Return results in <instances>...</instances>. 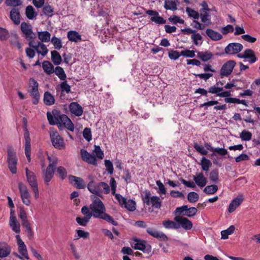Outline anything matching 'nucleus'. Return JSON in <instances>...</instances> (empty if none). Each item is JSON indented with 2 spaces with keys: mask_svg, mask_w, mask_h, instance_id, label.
<instances>
[{
  "mask_svg": "<svg viewBox=\"0 0 260 260\" xmlns=\"http://www.w3.org/2000/svg\"><path fill=\"white\" fill-rule=\"evenodd\" d=\"M60 88L61 92H66L68 93L71 92V86L67 83V81L64 80L60 83Z\"/></svg>",
  "mask_w": 260,
  "mask_h": 260,
  "instance_id": "obj_63",
  "label": "nucleus"
},
{
  "mask_svg": "<svg viewBox=\"0 0 260 260\" xmlns=\"http://www.w3.org/2000/svg\"><path fill=\"white\" fill-rule=\"evenodd\" d=\"M197 212L198 209L196 208L193 207L188 208V206L187 205V210H186L185 212H184V216L191 217L194 216Z\"/></svg>",
  "mask_w": 260,
  "mask_h": 260,
  "instance_id": "obj_53",
  "label": "nucleus"
},
{
  "mask_svg": "<svg viewBox=\"0 0 260 260\" xmlns=\"http://www.w3.org/2000/svg\"><path fill=\"white\" fill-rule=\"evenodd\" d=\"M43 100L44 104L47 106L52 105L55 103L54 96L49 91L44 93Z\"/></svg>",
  "mask_w": 260,
  "mask_h": 260,
  "instance_id": "obj_31",
  "label": "nucleus"
},
{
  "mask_svg": "<svg viewBox=\"0 0 260 260\" xmlns=\"http://www.w3.org/2000/svg\"><path fill=\"white\" fill-rule=\"evenodd\" d=\"M200 16L201 18V21L205 24L208 25L211 23L210 15L207 12H200Z\"/></svg>",
  "mask_w": 260,
  "mask_h": 260,
  "instance_id": "obj_46",
  "label": "nucleus"
},
{
  "mask_svg": "<svg viewBox=\"0 0 260 260\" xmlns=\"http://www.w3.org/2000/svg\"><path fill=\"white\" fill-rule=\"evenodd\" d=\"M27 139H28V138H27ZM30 141H29V140H27V141H25V154L26 155V157L27 158V160L28 162H30L31 160L30 158V154H31V144H30Z\"/></svg>",
  "mask_w": 260,
  "mask_h": 260,
  "instance_id": "obj_39",
  "label": "nucleus"
},
{
  "mask_svg": "<svg viewBox=\"0 0 260 260\" xmlns=\"http://www.w3.org/2000/svg\"><path fill=\"white\" fill-rule=\"evenodd\" d=\"M42 67L44 72L48 75L54 73V66L49 61H44L42 63Z\"/></svg>",
  "mask_w": 260,
  "mask_h": 260,
  "instance_id": "obj_32",
  "label": "nucleus"
},
{
  "mask_svg": "<svg viewBox=\"0 0 260 260\" xmlns=\"http://www.w3.org/2000/svg\"><path fill=\"white\" fill-rule=\"evenodd\" d=\"M69 181L70 183L74 185L77 189H84L86 187L83 179L81 177L70 175L69 176Z\"/></svg>",
  "mask_w": 260,
  "mask_h": 260,
  "instance_id": "obj_15",
  "label": "nucleus"
},
{
  "mask_svg": "<svg viewBox=\"0 0 260 260\" xmlns=\"http://www.w3.org/2000/svg\"><path fill=\"white\" fill-rule=\"evenodd\" d=\"M10 18L16 25L20 22V14L18 9L13 8L10 12Z\"/></svg>",
  "mask_w": 260,
  "mask_h": 260,
  "instance_id": "obj_25",
  "label": "nucleus"
},
{
  "mask_svg": "<svg viewBox=\"0 0 260 260\" xmlns=\"http://www.w3.org/2000/svg\"><path fill=\"white\" fill-rule=\"evenodd\" d=\"M206 33L213 41H218L222 38V36L220 33L211 28L207 29Z\"/></svg>",
  "mask_w": 260,
  "mask_h": 260,
  "instance_id": "obj_24",
  "label": "nucleus"
},
{
  "mask_svg": "<svg viewBox=\"0 0 260 260\" xmlns=\"http://www.w3.org/2000/svg\"><path fill=\"white\" fill-rule=\"evenodd\" d=\"M193 146L195 150L201 154L203 155H206L207 154V150L205 149L203 146L199 145L197 143H194Z\"/></svg>",
  "mask_w": 260,
  "mask_h": 260,
  "instance_id": "obj_56",
  "label": "nucleus"
},
{
  "mask_svg": "<svg viewBox=\"0 0 260 260\" xmlns=\"http://www.w3.org/2000/svg\"><path fill=\"white\" fill-rule=\"evenodd\" d=\"M243 49V45L239 43H231L224 48V53L228 55L238 54Z\"/></svg>",
  "mask_w": 260,
  "mask_h": 260,
  "instance_id": "obj_11",
  "label": "nucleus"
},
{
  "mask_svg": "<svg viewBox=\"0 0 260 260\" xmlns=\"http://www.w3.org/2000/svg\"><path fill=\"white\" fill-rule=\"evenodd\" d=\"M252 134L251 132L243 130L240 134V137L243 141H248L251 139L252 138Z\"/></svg>",
  "mask_w": 260,
  "mask_h": 260,
  "instance_id": "obj_51",
  "label": "nucleus"
},
{
  "mask_svg": "<svg viewBox=\"0 0 260 260\" xmlns=\"http://www.w3.org/2000/svg\"><path fill=\"white\" fill-rule=\"evenodd\" d=\"M47 159L49 160V165L47 166V169H50V170L54 171L57 169L56 166L58 164V159L55 156L51 157L49 155L47 156Z\"/></svg>",
  "mask_w": 260,
  "mask_h": 260,
  "instance_id": "obj_33",
  "label": "nucleus"
},
{
  "mask_svg": "<svg viewBox=\"0 0 260 260\" xmlns=\"http://www.w3.org/2000/svg\"><path fill=\"white\" fill-rule=\"evenodd\" d=\"M193 179L196 184L201 187H204L207 183V178L203 173H197V176H193Z\"/></svg>",
  "mask_w": 260,
  "mask_h": 260,
  "instance_id": "obj_20",
  "label": "nucleus"
},
{
  "mask_svg": "<svg viewBox=\"0 0 260 260\" xmlns=\"http://www.w3.org/2000/svg\"><path fill=\"white\" fill-rule=\"evenodd\" d=\"M20 28L25 39H35L36 38V35L33 32L30 24L23 22L21 24Z\"/></svg>",
  "mask_w": 260,
  "mask_h": 260,
  "instance_id": "obj_12",
  "label": "nucleus"
},
{
  "mask_svg": "<svg viewBox=\"0 0 260 260\" xmlns=\"http://www.w3.org/2000/svg\"><path fill=\"white\" fill-rule=\"evenodd\" d=\"M199 199V194L194 191L190 192L187 195V200L190 203H194L198 201Z\"/></svg>",
  "mask_w": 260,
  "mask_h": 260,
  "instance_id": "obj_54",
  "label": "nucleus"
},
{
  "mask_svg": "<svg viewBox=\"0 0 260 260\" xmlns=\"http://www.w3.org/2000/svg\"><path fill=\"white\" fill-rule=\"evenodd\" d=\"M9 37V33L8 31L4 28L0 27V40L6 41Z\"/></svg>",
  "mask_w": 260,
  "mask_h": 260,
  "instance_id": "obj_59",
  "label": "nucleus"
},
{
  "mask_svg": "<svg viewBox=\"0 0 260 260\" xmlns=\"http://www.w3.org/2000/svg\"><path fill=\"white\" fill-rule=\"evenodd\" d=\"M88 190L92 193L101 197L102 193L108 194L110 191V187L107 183L104 182L96 183L91 177V181L87 185Z\"/></svg>",
  "mask_w": 260,
  "mask_h": 260,
  "instance_id": "obj_1",
  "label": "nucleus"
},
{
  "mask_svg": "<svg viewBox=\"0 0 260 260\" xmlns=\"http://www.w3.org/2000/svg\"><path fill=\"white\" fill-rule=\"evenodd\" d=\"M218 188L217 185L215 184L207 185L204 188L203 191L207 194H214L217 192Z\"/></svg>",
  "mask_w": 260,
  "mask_h": 260,
  "instance_id": "obj_41",
  "label": "nucleus"
},
{
  "mask_svg": "<svg viewBox=\"0 0 260 260\" xmlns=\"http://www.w3.org/2000/svg\"><path fill=\"white\" fill-rule=\"evenodd\" d=\"M197 57L203 61H207L213 57V54L209 51L198 52Z\"/></svg>",
  "mask_w": 260,
  "mask_h": 260,
  "instance_id": "obj_29",
  "label": "nucleus"
},
{
  "mask_svg": "<svg viewBox=\"0 0 260 260\" xmlns=\"http://www.w3.org/2000/svg\"><path fill=\"white\" fill-rule=\"evenodd\" d=\"M50 137L52 144L55 148L62 149L65 147L64 140L57 131L50 132Z\"/></svg>",
  "mask_w": 260,
  "mask_h": 260,
  "instance_id": "obj_6",
  "label": "nucleus"
},
{
  "mask_svg": "<svg viewBox=\"0 0 260 260\" xmlns=\"http://www.w3.org/2000/svg\"><path fill=\"white\" fill-rule=\"evenodd\" d=\"M133 241L134 242L131 243V246L135 249L143 250L145 244H146V241L137 238H134Z\"/></svg>",
  "mask_w": 260,
  "mask_h": 260,
  "instance_id": "obj_22",
  "label": "nucleus"
},
{
  "mask_svg": "<svg viewBox=\"0 0 260 260\" xmlns=\"http://www.w3.org/2000/svg\"><path fill=\"white\" fill-rule=\"evenodd\" d=\"M25 14L27 18L29 19H33L37 14L35 12L34 9L32 6H28L26 8Z\"/></svg>",
  "mask_w": 260,
  "mask_h": 260,
  "instance_id": "obj_40",
  "label": "nucleus"
},
{
  "mask_svg": "<svg viewBox=\"0 0 260 260\" xmlns=\"http://www.w3.org/2000/svg\"><path fill=\"white\" fill-rule=\"evenodd\" d=\"M92 215L85 216L84 217H77L76 219L77 222L80 225L86 226L89 222V220Z\"/></svg>",
  "mask_w": 260,
  "mask_h": 260,
  "instance_id": "obj_49",
  "label": "nucleus"
},
{
  "mask_svg": "<svg viewBox=\"0 0 260 260\" xmlns=\"http://www.w3.org/2000/svg\"><path fill=\"white\" fill-rule=\"evenodd\" d=\"M146 13L149 16H151V21L157 24H162L166 23V20L162 17L160 16L158 12L155 10H148L146 11Z\"/></svg>",
  "mask_w": 260,
  "mask_h": 260,
  "instance_id": "obj_13",
  "label": "nucleus"
},
{
  "mask_svg": "<svg viewBox=\"0 0 260 260\" xmlns=\"http://www.w3.org/2000/svg\"><path fill=\"white\" fill-rule=\"evenodd\" d=\"M80 154L84 161L94 166L97 165V159L94 155L90 154L86 150L83 149H81Z\"/></svg>",
  "mask_w": 260,
  "mask_h": 260,
  "instance_id": "obj_14",
  "label": "nucleus"
},
{
  "mask_svg": "<svg viewBox=\"0 0 260 260\" xmlns=\"http://www.w3.org/2000/svg\"><path fill=\"white\" fill-rule=\"evenodd\" d=\"M43 13L44 15L48 16L49 17H52L53 15V12H54V9L49 5H45L43 8Z\"/></svg>",
  "mask_w": 260,
  "mask_h": 260,
  "instance_id": "obj_57",
  "label": "nucleus"
},
{
  "mask_svg": "<svg viewBox=\"0 0 260 260\" xmlns=\"http://www.w3.org/2000/svg\"><path fill=\"white\" fill-rule=\"evenodd\" d=\"M59 122L66 126L67 129L71 132L74 130V125L71 120L65 114H62Z\"/></svg>",
  "mask_w": 260,
  "mask_h": 260,
  "instance_id": "obj_21",
  "label": "nucleus"
},
{
  "mask_svg": "<svg viewBox=\"0 0 260 260\" xmlns=\"http://www.w3.org/2000/svg\"><path fill=\"white\" fill-rule=\"evenodd\" d=\"M164 8L166 10H170L172 11H175L177 9L176 1H170L166 0L165 2Z\"/></svg>",
  "mask_w": 260,
  "mask_h": 260,
  "instance_id": "obj_43",
  "label": "nucleus"
},
{
  "mask_svg": "<svg viewBox=\"0 0 260 260\" xmlns=\"http://www.w3.org/2000/svg\"><path fill=\"white\" fill-rule=\"evenodd\" d=\"M105 165L108 173L110 175L112 174L114 171L112 162L109 159H106L105 160Z\"/></svg>",
  "mask_w": 260,
  "mask_h": 260,
  "instance_id": "obj_64",
  "label": "nucleus"
},
{
  "mask_svg": "<svg viewBox=\"0 0 260 260\" xmlns=\"http://www.w3.org/2000/svg\"><path fill=\"white\" fill-rule=\"evenodd\" d=\"M18 189L23 204L26 206L30 204V195L27 186L21 182L18 183Z\"/></svg>",
  "mask_w": 260,
  "mask_h": 260,
  "instance_id": "obj_8",
  "label": "nucleus"
},
{
  "mask_svg": "<svg viewBox=\"0 0 260 260\" xmlns=\"http://www.w3.org/2000/svg\"><path fill=\"white\" fill-rule=\"evenodd\" d=\"M11 252V247L6 242H0V257L8 256Z\"/></svg>",
  "mask_w": 260,
  "mask_h": 260,
  "instance_id": "obj_19",
  "label": "nucleus"
},
{
  "mask_svg": "<svg viewBox=\"0 0 260 260\" xmlns=\"http://www.w3.org/2000/svg\"><path fill=\"white\" fill-rule=\"evenodd\" d=\"M235 228L234 225H231L228 229L223 230L221 232V239H226L228 236L233 234L235 231Z\"/></svg>",
  "mask_w": 260,
  "mask_h": 260,
  "instance_id": "obj_42",
  "label": "nucleus"
},
{
  "mask_svg": "<svg viewBox=\"0 0 260 260\" xmlns=\"http://www.w3.org/2000/svg\"><path fill=\"white\" fill-rule=\"evenodd\" d=\"M83 136L84 139L89 142L92 139V135L90 128L86 127L83 130Z\"/></svg>",
  "mask_w": 260,
  "mask_h": 260,
  "instance_id": "obj_62",
  "label": "nucleus"
},
{
  "mask_svg": "<svg viewBox=\"0 0 260 260\" xmlns=\"http://www.w3.org/2000/svg\"><path fill=\"white\" fill-rule=\"evenodd\" d=\"M38 36L42 42H48L50 40L51 34L47 30L39 31Z\"/></svg>",
  "mask_w": 260,
  "mask_h": 260,
  "instance_id": "obj_35",
  "label": "nucleus"
},
{
  "mask_svg": "<svg viewBox=\"0 0 260 260\" xmlns=\"http://www.w3.org/2000/svg\"><path fill=\"white\" fill-rule=\"evenodd\" d=\"M67 37L69 41L75 43L82 41L81 36L77 31L75 30L68 31Z\"/></svg>",
  "mask_w": 260,
  "mask_h": 260,
  "instance_id": "obj_23",
  "label": "nucleus"
},
{
  "mask_svg": "<svg viewBox=\"0 0 260 260\" xmlns=\"http://www.w3.org/2000/svg\"><path fill=\"white\" fill-rule=\"evenodd\" d=\"M51 60L55 65H59L62 61V58L59 53L56 50L52 51L51 52Z\"/></svg>",
  "mask_w": 260,
  "mask_h": 260,
  "instance_id": "obj_34",
  "label": "nucleus"
},
{
  "mask_svg": "<svg viewBox=\"0 0 260 260\" xmlns=\"http://www.w3.org/2000/svg\"><path fill=\"white\" fill-rule=\"evenodd\" d=\"M54 173L55 171L50 170V169L46 168L43 174V179L44 180L45 184L46 185H49V183L52 179L54 175Z\"/></svg>",
  "mask_w": 260,
  "mask_h": 260,
  "instance_id": "obj_27",
  "label": "nucleus"
},
{
  "mask_svg": "<svg viewBox=\"0 0 260 260\" xmlns=\"http://www.w3.org/2000/svg\"><path fill=\"white\" fill-rule=\"evenodd\" d=\"M54 72L61 80H66L67 76L62 68L57 66L54 70Z\"/></svg>",
  "mask_w": 260,
  "mask_h": 260,
  "instance_id": "obj_36",
  "label": "nucleus"
},
{
  "mask_svg": "<svg viewBox=\"0 0 260 260\" xmlns=\"http://www.w3.org/2000/svg\"><path fill=\"white\" fill-rule=\"evenodd\" d=\"M162 224L167 229H177V222L174 220H165L163 221Z\"/></svg>",
  "mask_w": 260,
  "mask_h": 260,
  "instance_id": "obj_47",
  "label": "nucleus"
},
{
  "mask_svg": "<svg viewBox=\"0 0 260 260\" xmlns=\"http://www.w3.org/2000/svg\"><path fill=\"white\" fill-rule=\"evenodd\" d=\"M29 83L31 87V90L29 91L30 96L34 99L32 104L37 105L38 104L40 99V94L38 90L39 84L34 78H30Z\"/></svg>",
  "mask_w": 260,
  "mask_h": 260,
  "instance_id": "obj_7",
  "label": "nucleus"
},
{
  "mask_svg": "<svg viewBox=\"0 0 260 260\" xmlns=\"http://www.w3.org/2000/svg\"><path fill=\"white\" fill-rule=\"evenodd\" d=\"M69 108L70 112L76 116H80L83 114L82 107L77 102L71 103Z\"/></svg>",
  "mask_w": 260,
  "mask_h": 260,
  "instance_id": "obj_18",
  "label": "nucleus"
},
{
  "mask_svg": "<svg viewBox=\"0 0 260 260\" xmlns=\"http://www.w3.org/2000/svg\"><path fill=\"white\" fill-rule=\"evenodd\" d=\"M203 171L206 172L209 171L210 167L212 166V162L209 159L203 156L202 157L200 163Z\"/></svg>",
  "mask_w": 260,
  "mask_h": 260,
  "instance_id": "obj_28",
  "label": "nucleus"
},
{
  "mask_svg": "<svg viewBox=\"0 0 260 260\" xmlns=\"http://www.w3.org/2000/svg\"><path fill=\"white\" fill-rule=\"evenodd\" d=\"M209 179L213 183H217L219 181V173L217 169H214L209 173Z\"/></svg>",
  "mask_w": 260,
  "mask_h": 260,
  "instance_id": "obj_37",
  "label": "nucleus"
},
{
  "mask_svg": "<svg viewBox=\"0 0 260 260\" xmlns=\"http://www.w3.org/2000/svg\"><path fill=\"white\" fill-rule=\"evenodd\" d=\"M124 206L129 211H134L136 210V202L135 201L129 199L127 200L124 204Z\"/></svg>",
  "mask_w": 260,
  "mask_h": 260,
  "instance_id": "obj_45",
  "label": "nucleus"
},
{
  "mask_svg": "<svg viewBox=\"0 0 260 260\" xmlns=\"http://www.w3.org/2000/svg\"><path fill=\"white\" fill-rule=\"evenodd\" d=\"M236 64V62L234 60H230L225 62L220 69V77L223 78L224 76L228 77L230 76L232 73Z\"/></svg>",
  "mask_w": 260,
  "mask_h": 260,
  "instance_id": "obj_9",
  "label": "nucleus"
},
{
  "mask_svg": "<svg viewBox=\"0 0 260 260\" xmlns=\"http://www.w3.org/2000/svg\"><path fill=\"white\" fill-rule=\"evenodd\" d=\"M8 205L11 208L10 217V225L12 228L13 231L16 233L20 232V225L17 222V218L15 214V211L13 210L14 208V205L11 197H8Z\"/></svg>",
  "mask_w": 260,
  "mask_h": 260,
  "instance_id": "obj_4",
  "label": "nucleus"
},
{
  "mask_svg": "<svg viewBox=\"0 0 260 260\" xmlns=\"http://www.w3.org/2000/svg\"><path fill=\"white\" fill-rule=\"evenodd\" d=\"M51 41L56 49L59 50L62 48V42L60 39L54 36L51 38Z\"/></svg>",
  "mask_w": 260,
  "mask_h": 260,
  "instance_id": "obj_52",
  "label": "nucleus"
},
{
  "mask_svg": "<svg viewBox=\"0 0 260 260\" xmlns=\"http://www.w3.org/2000/svg\"><path fill=\"white\" fill-rule=\"evenodd\" d=\"M17 240V243L18 245V251L20 254L23 255L26 259H29V257L28 254L26 246L25 245L24 242L21 239L20 236L19 235L16 236Z\"/></svg>",
  "mask_w": 260,
  "mask_h": 260,
  "instance_id": "obj_16",
  "label": "nucleus"
},
{
  "mask_svg": "<svg viewBox=\"0 0 260 260\" xmlns=\"http://www.w3.org/2000/svg\"><path fill=\"white\" fill-rule=\"evenodd\" d=\"M150 204L152 207L156 209H160L161 206V201L157 196H152L150 200Z\"/></svg>",
  "mask_w": 260,
  "mask_h": 260,
  "instance_id": "obj_38",
  "label": "nucleus"
},
{
  "mask_svg": "<svg viewBox=\"0 0 260 260\" xmlns=\"http://www.w3.org/2000/svg\"><path fill=\"white\" fill-rule=\"evenodd\" d=\"M169 57L171 59L176 60L181 56V52L176 50H170L168 53Z\"/></svg>",
  "mask_w": 260,
  "mask_h": 260,
  "instance_id": "obj_60",
  "label": "nucleus"
},
{
  "mask_svg": "<svg viewBox=\"0 0 260 260\" xmlns=\"http://www.w3.org/2000/svg\"><path fill=\"white\" fill-rule=\"evenodd\" d=\"M186 11L189 17L194 18V19H198L200 17V14L198 12L189 8H186Z\"/></svg>",
  "mask_w": 260,
  "mask_h": 260,
  "instance_id": "obj_55",
  "label": "nucleus"
},
{
  "mask_svg": "<svg viewBox=\"0 0 260 260\" xmlns=\"http://www.w3.org/2000/svg\"><path fill=\"white\" fill-rule=\"evenodd\" d=\"M93 152L95 153V157H97L100 159H103L104 157V154L103 151L101 149V147L99 145H94V149Z\"/></svg>",
  "mask_w": 260,
  "mask_h": 260,
  "instance_id": "obj_58",
  "label": "nucleus"
},
{
  "mask_svg": "<svg viewBox=\"0 0 260 260\" xmlns=\"http://www.w3.org/2000/svg\"><path fill=\"white\" fill-rule=\"evenodd\" d=\"M22 122H23V127L24 129V138L25 139V141H27V138H28V140H29V141H31V139H30V138L29 136V133L27 128V119L25 117H23L22 119Z\"/></svg>",
  "mask_w": 260,
  "mask_h": 260,
  "instance_id": "obj_50",
  "label": "nucleus"
},
{
  "mask_svg": "<svg viewBox=\"0 0 260 260\" xmlns=\"http://www.w3.org/2000/svg\"><path fill=\"white\" fill-rule=\"evenodd\" d=\"M245 59H249L248 62L250 63H253L257 60L254 51L251 49H246V55Z\"/></svg>",
  "mask_w": 260,
  "mask_h": 260,
  "instance_id": "obj_30",
  "label": "nucleus"
},
{
  "mask_svg": "<svg viewBox=\"0 0 260 260\" xmlns=\"http://www.w3.org/2000/svg\"><path fill=\"white\" fill-rule=\"evenodd\" d=\"M92 216L95 218H101L103 220H105L106 221L111 223L113 225L116 226L118 225V222L115 221L112 216L107 214L105 212L102 215H95L94 214H93Z\"/></svg>",
  "mask_w": 260,
  "mask_h": 260,
  "instance_id": "obj_26",
  "label": "nucleus"
},
{
  "mask_svg": "<svg viewBox=\"0 0 260 260\" xmlns=\"http://www.w3.org/2000/svg\"><path fill=\"white\" fill-rule=\"evenodd\" d=\"M174 220L177 222V229L182 228L185 230H189L192 228V223L188 218L181 216H176Z\"/></svg>",
  "mask_w": 260,
  "mask_h": 260,
  "instance_id": "obj_10",
  "label": "nucleus"
},
{
  "mask_svg": "<svg viewBox=\"0 0 260 260\" xmlns=\"http://www.w3.org/2000/svg\"><path fill=\"white\" fill-rule=\"evenodd\" d=\"M90 209L94 215H102L106 212V208L102 201L96 198L89 206Z\"/></svg>",
  "mask_w": 260,
  "mask_h": 260,
  "instance_id": "obj_5",
  "label": "nucleus"
},
{
  "mask_svg": "<svg viewBox=\"0 0 260 260\" xmlns=\"http://www.w3.org/2000/svg\"><path fill=\"white\" fill-rule=\"evenodd\" d=\"M25 171L27 181L34 192L35 198L38 199L39 193L37 177L35 174L32 171H29L27 168L25 169Z\"/></svg>",
  "mask_w": 260,
  "mask_h": 260,
  "instance_id": "obj_3",
  "label": "nucleus"
},
{
  "mask_svg": "<svg viewBox=\"0 0 260 260\" xmlns=\"http://www.w3.org/2000/svg\"><path fill=\"white\" fill-rule=\"evenodd\" d=\"M57 175L61 179L64 180L67 176V171L65 168L62 166H59L56 169Z\"/></svg>",
  "mask_w": 260,
  "mask_h": 260,
  "instance_id": "obj_44",
  "label": "nucleus"
},
{
  "mask_svg": "<svg viewBox=\"0 0 260 260\" xmlns=\"http://www.w3.org/2000/svg\"><path fill=\"white\" fill-rule=\"evenodd\" d=\"M168 20L174 24H176L177 23L181 24H183L184 23V20L181 19L180 17L177 15H173L172 16L169 17Z\"/></svg>",
  "mask_w": 260,
  "mask_h": 260,
  "instance_id": "obj_61",
  "label": "nucleus"
},
{
  "mask_svg": "<svg viewBox=\"0 0 260 260\" xmlns=\"http://www.w3.org/2000/svg\"><path fill=\"white\" fill-rule=\"evenodd\" d=\"M143 193L144 195L142 196V199L144 204H146L148 206L150 205V200H151V193L150 191L146 190Z\"/></svg>",
  "mask_w": 260,
  "mask_h": 260,
  "instance_id": "obj_48",
  "label": "nucleus"
},
{
  "mask_svg": "<svg viewBox=\"0 0 260 260\" xmlns=\"http://www.w3.org/2000/svg\"><path fill=\"white\" fill-rule=\"evenodd\" d=\"M146 232L148 234L158 239L159 241H167L168 240V237L165 234L156 230H153L151 228H147Z\"/></svg>",
  "mask_w": 260,
  "mask_h": 260,
  "instance_id": "obj_17",
  "label": "nucleus"
},
{
  "mask_svg": "<svg viewBox=\"0 0 260 260\" xmlns=\"http://www.w3.org/2000/svg\"><path fill=\"white\" fill-rule=\"evenodd\" d=\"M7 148V163L10 172L13 174L17 173V157L16 150L11 145H8Z\"/></svg>",
  "mask_w": 260,
  "mask_h": 260,
  "instance_id": "obj_2",
  "label": "nucleus"
}]
</instances>
